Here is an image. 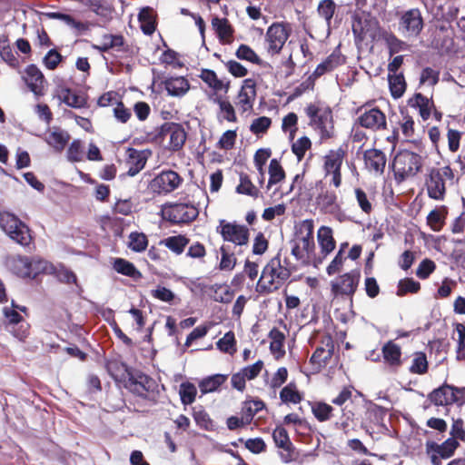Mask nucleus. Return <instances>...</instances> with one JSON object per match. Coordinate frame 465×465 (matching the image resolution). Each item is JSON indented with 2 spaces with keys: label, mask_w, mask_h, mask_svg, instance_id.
I'll return each instance as SVG.
<instances>
[{
  "label": "nucleus",
  "mask_w": 465,
  "mask_h": 465,
  "mask_svg": "<svg viewBox=\"0 0 465 465\" xmlns=\"http://www.w3.org/2000/svg\"><path fill=\"white\" fill-rule=\"evenodd\" d=\"M92 359L99 365H104L108 374L114 380V381L122 386L124 382L130 375L132 368H129L124 362H123L118 356H112L106 358L104 355L105 351H92Z\"/></svg>",
  "instance_id": "nucleus-8"
},
{
  "label": "nucleus",
  "mask_w": 465,
  "mask_h": 465,
  "mask_svg": "<svg viewBox=\"0 0 465 465\" xmlns=\"http://www.w3.org/2000/svg\"><path fill=\"white\" fill-rule=\"evenodd\" d=\"M440 80V72L431 67H425L420 76V84L433 87Z\"/></svg>",
  "instance_id": "nucleus-49"
},
{
  "label": "nucleus",
  "mask_w": 465,
  "mask_h": 465,
  "mask_svg": "<svg viewBox=\"0 0 465 465\" xmlns=\"http://www.w3.org/2000/svg\"><path fill=\"white\" fill-rule=\"evenodd\" d=\"M122 386L133 394L147 400L154 397L158 388L154 379L135 369L131 371L130 375Z\"/></svg>",
  "instance_id": "nucleus-7"
},
{
  "label": "nucleus",
  "mask_w": 465,
  "mask_h": 465,
  "mask_svg": "<svg viewBox=\"0 0 465 465\" xmlns=\"http://www.w3.org/2000/svg\"><path fill=\"white\" fill-rule=\"evenodd\" d=\"M138 20L141 24V29L144 35H151L155 31L153 8L149 6L142 8L138 14Z\"/></svg>",
  "instance_id": "nucleus-33"
},
{
  "label": "nucleus",
  "mask_w": 465,
  "mask_h": 465,
  "mask_svg": "<svg viewBox=\"0 0 465 465\" xmlns=\"http://www.w3.org/2000/svg\"><path fill=\"white\" fill-rule=\"evenodd\" d=\"M420 288L419 282L414 281L412 278H406L401 280L398 284L397 295L403 296L408 292H417Z\"/></svg>",
  "instance_id": "nucleus-53"
},
{
  "label": "nucleus",
  "mask_w": 465,
  "mask_h": 465,
  "mask_svg": "<svg viewBox=\"0 0 465 465\" xmlns=\"http://www.w3.org/2000/svg\"><path fill=\"white\" fill-rule=\"evenodd\" d=\"M212 25L215 30L217 36L222 43L229 42L232 36L233 30L227 18L213 17L212 19Z\"/></svg>",
  "instance_id": "nucleus-31"
},
{
  "label": "nucleus",
  "mask_w": 465,
  "mask_h": 465,
  "mask_svg": "<svg viewBox=\"0 0 465 465\" xmlns=\"http://www.w3.org/2000/svg\"><path fill=\"white\" fill-rule=\"evenodd\" d=\"M346 156V150L339 147L335 150H331L324 156V172L325 175H331V183L335 187H339L341 183V167Z\"/></svg>",
  "instance_id": "nucleus-13"
},
{
  "label": "nucleus",
  "mask_w": 465,
  "mask_h": 465,
  "mask_svg": "<svg viewBox=\"0 0 465 465\" xmlns=\"http://www.w3.org/2000/svg\"><path fill=\"white\" fill-rule=\"evenodd\" d=\"M292 237V256L302 263L309 264L314 253L313 221L306 219L295 224Z\"/></svg>",
  "instance_id": "nucleus-1"
},
{
  "label": "nucleus",
  "mask_w": 465,
  "mask_h": 465,
  "mask_svg": "<svg viewBox=\"0 0 465 465\" xmlns=\"http://www.w3.org/2000/svg\"><path fill=\"white\" fill-rule=\"evenodd\" d=\"M436 269V264L432 260L430 259H424L420 262L419 264L417 270H416V275L420 279H427L430 273L434 272Z\"/></svg>",
  "instance_id": "nucleus-62"
},
{
  "label": "nucleus",
  "mask_w": 465,
  "mask_h": 465,
  "mask_svg": "<svg viewBox=\"0 0 465 465\" xmlns=\"http://www.w3.org/2000/svg\"><path fill=\"white\" fill-rule=\"evenodd\" d=\"M290 275L291 270L282 265L280 259L275 257L263 268L258 285L263 290L272 292L279 289Z\"/></svg>",
  "instance_id": "nucleus-6"
},
{
  "label": "nucleus",
  "mask_w": 465,
  "mask_h": 465,
  "mask_svg": "<svg viewBox=\"0 0 465 465\" xmlns=\"http://www.w3.org/2000/svg\"><path fill=\"white\" fill-rule=\"evenodd\" d=\"M271 124V118L267 116H260L252 121L250 126V131L255 135H260L264 134L269 129Z\"/></svg>",
  "instance_id": "nucleus-55"
},
{
  "label": "nucleus",
  "mask_w": 465,
  "mask_h": 465,
  "mask_svg": "<svg viewBox=\"0 0 465 465\" xmlns=\"http://www.w3.org/2000/svg\"><path fill=\"white\" fill-rule=\"evenodd\" d=\"M409 105L418 109L419 114L423 121H427L430 117L431 111L434 109L433 101L420 93L414 94L409 100Z\"/></svg>",
  "instance_id": "nucleus-27"
},
{
  "label": "nucleus",
  "mask_w": 465,
  "mask_h": 465,
  "mask_svg": "<svg viewBox=\"0 0 465 465\" xmlns=\"http://www.w3.org/2000/svg\"><path fill=\"white\" fill-rule=\"evenodd\" d=\"M0 227L11 240L21 246L28 247L32 243L29 227L15 214L0 213Z\"/></svg>",
  "instance_id": "nucleus-4"
},
{
  "label": "nucleus",
  "mask_w": 465,
  "mask_h": 465,
  "mask_svg": "<svg viewBox=\"0 0 465 465\" xmlns=\"http://www.w3.org/2000/svg\"><path fill=\"white\" fill-rule=\"evenodd\" d=\"M188 239L183 235L171 236L163 240L164 245L175 252L176 254H181L183 252L184 247L188 243Z\"/></svg>",
  "instance_id": "nucleus-47"
},
{
  "label": "nucleus",
  "mask_w": 465,
  "mask_h": 465,
  "mask_svg": "<svg viewBox=\"0 0 465 465\" xmlns=\"http://www.w3.org/2000/svg\"><path fill=\"white\" fill-rule=\"evenodd\" d=\"M67 159L72 163L80 162L83 159V148L80 140H74L67 150Z\"/></svg>",
  "instance_id": "nucleus-61"
},
{
  "label": "nucleus",
  "mask_w": 465,
  "mask_h": 465,
  "mask_svg": "<svg viewBox=\"0 0 465 465\" xmlns=\"http://www.w3.org/2000/svg\"><path fill=\"white\" fill-rule=\"evenodd\" d=\"M285 177L284 171L277 159H272L269 165V181L267 187L276 184Z\"/></svg>",
  "instance_id": "nucleus-46"
},
{
  "label": "nucleus",
  "mask_w": 465,
  "mask_h": 465,
  "mask_svg": "<svg viewBox=\"0 0 465 465\" xmlns=\"http://www.w3.org/2000/svg\"><path fill=\"white\" fill-rule=\"evenodd\" d=\"M450 435V439H454L457 441L460 440L462 442H465V428L464 421L462 419H453Z\"/></svg>",
  "instance_id": "nucleus-59"
},
{
  "label": "nucleus",
  "mask_w": 465,
  "mask_h": 465,
  "mask_svg": "<svg viewBox=\"0 0 465 465\" xmlns=\"http://www.w3.org/2000/svg\"><path fill=\"white\" fill-rule=\"evenodd\" d=\"M46 16L53 19H58L63 21L64 24L69 25L70 27L75 28L77 30L84 29V25L81 22L75 21L73 16L67 14H63L59 12H52L46 13Z\"/></svg>",
  "instance_id": "nucleus-57"
},
{
  "label": "nucleus",
  "mask_w": 465,
  "mask_h": 465,
  "mask_svg": "<svg viewBox=\"0 0 465 465\" xmlns=\"http://www.w3.org/2000/svg\"><path fill=\"white\" fill-rule=\"evenodd\" d=\"M270 347L269 349H282L285 340V332L273 328L268 335Z\"/></svg>",
  "instance_id": "nucleus-63"
},
{
  "label": "nucleus",
  "mask_w": 465,
  "mask_h": 465,
  "mask_svg": "<svg viewBox=\"0 0 465 465\" xmlns=\"http://www.w3.org/2000/svg\"><path fill=\"white\" fill-rule=\"evenodd\" d=\"M365 165L370 171L383 173L386 164L385 154L377 149L367 150L364 153Z\"/></svg>",
  "instance_id": "nucleus-26"
},
{
  "label": "nucleus",
  "mask_w": 465,
  "mask_h": 465,
  "mask_svg": "<svg viewBox=\"0 0 465 465\" xmlns=\"http://www.w3.org/2000/svg\"><path fill=\"white\" fill-rule=\"evenodd\" d=\"M454 173L449 165L431 167L424 176V185L428 196L436 201H443L447 186L453 184Z\"/></svg>",
  "instance_id": "nucleus-2"
},
{
  "label": "nucleus",
  "mask_w": 465,
  "mask_h": 465,
  "mask_svg": "<svg viewBox=\"0 0 465 465\" xmlns=\"http://www.w3.org/2000/svg\"><path fill=\"white\" fill-rule=\"evenodd\" d=\"M227 379V375L214 374L204 378L199 383V388L202 394H206L215 391Z\"/></svg>",
  "instance_id": "nucleus-38"
},
{
  "label": "nucleus",
  "mask_w": 465,
  "mask_h": 465,
  "mask_svg": "<svg viewBox=\"0 0 465 465\" xmlns=\"http://www.w3.org/2000/svg\"><path fill=\"white\" fill-rule=\"evenodd\" d=\"M148 245V240L144 233L133 232L129 235V242L128 247L135 252H143Z\"/></svg>",
  "instance_id": "nucleus-44"
},
{
  "label": "nucleus",
  "mask_w": 465,
  "mask_h": 465,
  "mask_svg": "<svg viewBox=\"0 0 465 465\" xmlns=\"http://www.w3.org/2000/svg\"><path fill=\"white\" fill-rule=\"evenodd\" d=\"M455 391H458L455 386L444 382L429 393L428 400L436 406L451 405L460 401Z\"/></svg>",
  "instance_id": "nucleus-16"
},
{
  "label": "nucleus",
  "mask_w": 465,
  "mask_h": 465,
  "mask_svg": "<svg viewBox=\"0 0 465 465\" xmlns=\"http://www.w3.org/2000/svg\"><path fill=\"white\" fill-rule=\"evenodd\" d=\"M217 232L221 233L224 241L233 243L234 247L240 246V248H247L249 230L244 225L221 220L217 227Z\"/></svg>",
  "instance_id": "nucleus-11"
},
{
  "label": "nucleus",
  "mask_w": 465,
  "mask_h": 465,
  "mask_svg": "<svg viewBox=\"0 0 465 465\" xmlns=\"http://www.w3.org/2000/svg\"><path fill=\"white\" fill-rule=\"evenodd\" d=\"M113 268L118 273L131 277L134 280L141 278V272L131 262L123 258H115L113 263Z\"/></svg>",
  "instance_id": "nucleus-34"
},
{
  "label": "nucleus",
  "mask_w": 465,
  "mask_h": 465,
  "mask_svg": "<svg viewBox=\"0 0 465 465\" xmlns=\"http://www.w3.org/2000/svg\"><path fill=\"white\" fill-rule=\"evenodd\" d=\"M423 28V18L418 8H411L402 12L400 21L399 29L405 36L416 37Z\"/></svg>",
  "instance_id": "nucleus-14"
},
{
  "label": "nucleus",
  "mask_w": 465,
  "mask_h": 465,
  "mask_svg": "<svg viewBox=\"0 0 465 465\" xmlns=\"http://www.w3.org/2000/svg\"><path fill=\"white\" fill-rule=\"evenodd\" d=\"M235 54L237 58L241 60H246L255 64H259L261 63L260 57L250 46L246 45H241Z\"/></svg>",
  "instance_id": "nucleus-54"
},
{
  "label": "nucleus",
  "mask_w": 465,
  "mask_h": 465,
  "mask_svg": "<svg viewBox=\"0 0 465 465\" xmlns=\"http://www.w3.org/2000/svg\"><path fill=\"white\" fill-rule=\"evenodd\" d=\"M306 114L310 118L311 125L319 133L322 139H328L332 136V114L329 108L310 104L306 107Z\"/></svg>",
  "instance_id": "nucleus-9"
},
{
  "label": "nucleus",
  "mask_w": 465,
  "mask_h": 465,
  "mask_svg": "<svg viewBox=\"0 0 465 465\" xmlns=\"http://www.w3.org/2000/svg\"><path fill=\"white\" fill-rule=\"evenodd\" d=\"M159 135L169 136V145L173 151L180 150L185 143L186 133L183 126L175 123H164L159 131Z\"/></svg>",
  "instance_id": "nucleus-17"
},
{
  "label": "nucleus",
  "mask_w": 465,
  "mask_h": 465,
  "mask_svg": "<svg viewBox=\"0 0 465 465\" xmlns=\"http://www.w3.org/2000/svg\"><path fill=\"white\" fill-rule=\"evenodd\" d=\"M213 101L219 105L220 112L218 114L219 120H226L234 123L237 121L235 111L232 104L228 100L223 99L219 95H215Z\"/></svg>",
  "instance_id": "nucleus-35"
},
{
  "label": "nucleus",
  "mask_w": 465,
  "mask_h": 465,
  "mask_svg": "<svg viewBox=\"0 0 465 465\" xmlns=\"http://www.w3.org/2000/svg\"><path fill=\"white\" fill-rule=\"evenodd\" d=\"M312 146L311 140L307 136H302L292 143V153H294L298 160L301 161L304 153Z\"/></svg>",
  "instance_id": "nucleus-60"
},
{
  "label": "nucleus",
  "mask_w": 465,
  "mask_h": 465,
  "mask_svg": "<svg viewBox=\"0 0 465 465\" xmlns=\"http://www.w3.org/2000/svg\"><path fill=\"white\" fill-rule=\"evenodd\" d=\"M265 407L262 401H246L243 402L242 408V414L245 418L246 421L250 424L254 415L262 411Z\"/></svg>",
  "instance_id": "nucleus-43"
},
{
  "label": "nucleus",
  "mask_w": 465,
  "mask_h": 465,
  "mask_svg": "<svg viewBox=\"0 0 465 465\" xmlns=\"http://www.w3.org/2000/svg\"><path fill=\"white\" fill-rule=\"evenodd\" d=\"M69 140L70 135L66 131L54 128L48 135L46 142L55 151L62 152Z\"/></svg>",
  "instance_id": "nucleus-32"
},
{
  "label": "nucleus",
  "mask_w": 465,
  "mask_h": 465,
  "mask_svg": "<svg viewBox=\"0 0 465 465\" xmlns=\"http://www.w3.org/2000/svg\"><path fill=\"white\" fill-rule=\"evenodd\" d=\"M197 393L196 387L194 384L185 381L182 382L179 388V395L181 399V402L183 405H190L192 404L194 400Z\"/></svg>",
  "instance_id": "nucleus-42"
},
{
  "label": "nucleus",
  "mask_w": 465,
  "mask_h": 465,
  "mask_svg": "<svg viewBox=\"0 0 465 465\" xmlns=\"http://www.w3.org/2000/svg\"><path fill=\"white\" fill-rule=\"evenodd\" d=\"M459 447L460 442L450 438L442 443L433 440H427L425 443L426 454L430 457L431 465H441V460L451 458Z\"/></svg>",
  "instance_id": "nucleus-10"
},
{
  "label": "nucleus",
  "mask_w": 465,
  "mask_h": 465,
  "mask_svg": "<svg viewBox=\"0 0 465 465\" xmlns=\"http://www.w3.org/2000/svg\"><path fill=\"white\" fill-rule=\"evenodd\" d=\"M345 62V57L337 47L324 61L319 64L313 73L316 77L331 72Z\"/></svg>",
  "instance_id": "nucleus-24"
},
{
  "label": "nucleus",
  "mask_w": 465,
  "mask_h": 465,
  "mask_svg": "<svg viewBox=\"0 0 465 465\" xmlns=\"http://www.w3.org/2000/svg\"><path fill=\"white\" fill-rule=\"evenodd\" d=\"M255 86L256 83L253 79L247 78L243 81L238 95V104L242 113H245L252 108V104L256 97Z\"/></svg>",
  "instance_id": "nucleus-23"
},
{
  "label": "nucleus",
  "mask_w": 465,
  "mask_h": 465,
  "mask_svg": "<svg viewBox=\"0 0 465 465\" xmlns=\"http://www.w3.org/2000/svg\"><path fill=\"white\" fill-rule=\"evenodd\" d=\"M357 124L361 127L379 131L386 128V116L380 109L371 108L358 117Z\"/></svg>",
  "instance_id": "nucleus-19"
},
{
  "label": "nucleus",
  "mask_w": 465,
  "mask_h": 465,
  "mask_svg": "<svg viewBox=\"0 0 465 465\" xmlns=\"http://www.w3.org/2000/svg\"><path fill=\"white\" fill-rule=\"evenodd\" d=\"M221 252V262H220V269L223 271H232L236 264V257L235 252H232V249L229 245H223L220 248Z\"/></svg>",
  "instance_id": "nucleus-41"
},
{
  "label": "nucleus",
  "mask_w": 465,
  "mask_h": 465,
  "mask_svg": "<svg viewBox=\"0 0 465 465\" xmlns=\"http://www.w3.org/2000/svg\"><path fill=\"white\" fill-rule=\"evenodd\" d=\"M193 419L195 423L205 430H213L214 429V424L211 420L209 414L204 410H194L193 411Z\"/></svg>",
  "instance_id": "nucleus-51"
},
{
  "label": "nucleus",
  "mask_w": 465,
  "mask_h": 465,
  "mask_svg": "<svg viewBox=\"0 0 465 465\" xmlns=\"http://www.w3.org/2000/svg\"><path fill=\"white\" fill-rule=\"evenodd\" d=\"M165 213L173 223H187L196 219L199 212L193 204L174 203L168 207Z\"/></svg>",
  "instance_id": "nucleus-15"
},
{
  "label": "nucleus",
  "mask_w": 465,
  "mask_h": 465,
  "mask_svg": "<svg viewBox=\"0 0 465 465\" xmlns=\"http://www.w3.org/2000/svg\"><path fill=\"white\" fill-rule=\"evenodd\" d=\"M390 91L393 98H401L406 90V82L402 73L388 74Z\"/></svg>",
  "instance_id": "nucleus-37"
},
{
  "label": "nucleus",
  "mask_w": 465,
  "mask_h": 465,
  "mask_svg": "<svg viewBox=\"0 0 465 465\" xmlns=\"http://www.w3.org/2000/svg\"><path fill=\"white\" fill-rule=\"evenodd\" d=\"M127 153V164L129 165L127 174L129 176H134L143 169L146 163V156L143 152L138 151L134 148H128Z\"/></svg>",
  "instance_id": "nucleus-28"
},
{
  "label": "nucleus",
  "mask_w": 465,
  "mask_h": 465,
  "mask_svg": "<svg viewBox=\"0 0 465 465\" xmlns=\"http://www.w3.org/2000/svg\"><path fill=\"white\" fill-rule=\"evenodd\" d=\"M0 227L11 240L21 246L28 247L32 243L29 227L15 214L0 213Z\"/></svg>",
  "instance_id": "nucleus-5"
},
{
  "label": "nucleus",
  "mask_w": 465,
  "mask_h": 465,
  "mask_svg": "<svg viewBox=\"0 0 465 465\" xmlns=\"http://www.w3.org/2000/svg\"><path fill=\"white\" fill-rule=\"evenodd\" d=\"M5 264L10 271L17 276L26 278L30 275V259L22 255H11L5 260Z\"/></svg>",
  "instance_id": "nucleus-25"
},
{
  "label": "nucleus",
  "mask_w": 465,
  "mask_h": 465,
  "mask_svg": "<svg viewBox=\"0 0 465 465\" xmlns=\"http://www.w3.org/2000/svg\"><path fill=\"white\" fill-rule=\"evenodd\" d=\"M236 192L254 197H257L259 193L258 189L252 184L248 175L242 173L240 175V183L236 187Z\"/></svg>",
  "instance_id": "nucleus-48"
},
{
  "label": "nucleus",
  "mask_w": 465,
  "mask_h": 465,
  "mask_svg": "<svg viewBox=\"0 0 465 465\" xmlns=\"http://www.w3.org/2000/svg\"><path fill=\"white\" fill-rule=\"evenodd\" d=\"M386 41L389 48V53L391 55L402 51H406L409 48V45L407 43L400 40L399 38L392 35L387 37Z\"/></svg>",
  "instance_id": "nucleus-64"
},
{
  "label": "nucleus",
  "mask_w": 465,
  "mask_h": 465,
  "mask_svg": "<svg viewBox=\"0 0 465 465\" xmlns=\"http://www.w3.org/2000/svg\"><path fill=\"white\" fill-rule=\"evenodd\" d=\"M393 171L398 182L415 176L422 166V157L409 149L401 150L393 160Z\"/></svg>",
  "instance_id": "nucleus-3"
},
{
  "label": "nucleus",
  "mask_w": 465,
  "mask_h": 465,
  "mask_svg": "<svg viewBox=\"0 0 465 465\" xmlns=\"http://www.w3.org/2000/svg\"><path fill=\"white\" fill-rule=\"evenodd\" d=\"M428 371V361L424 352L418 351L410 367V371L414 374H423Z\"/></svg>",
  "instance_id": "nucleus-50"
},
{
  "label": "nucleus",
  "mask_w": 465,
  "mask_h": 465,
  "mask_svg": "<svg viewBox=\"0 0 465 465\" xmlns=\"http://www.w3.org/2000/svg\"><path fill=\"white\" fill-rule=\"evenodd\" d=\"M183 181V178L173 170L162 171L150 182L149 188L154 193L166 194L176 190Z\"/></svg>",
  "instance_id": "nucleus-12"
},
{
  "label": "nucleus",
  "mask_w": 465,
  "mask_h": 465,
  "mask_svg": "<svg viewBox=\"0 0 465 465\" xmlns=\"http://www.w3.org/2000/svg\"><path fill=\"white\" fill-rule=\"evenodd\" d=\"M360 272L351 271L344 273L338 280L331 282V291L335 295H351L355 292L360 280Z\"/></svg>",
  "instance_id": "nucleus-18"
},
{
  "label": "nucleus",
  "mask_w": 465,
  "mask_h": 465,
  "mask_svg": "<svg viewBox=\"0 0 465 465\" xmlns=\"http://www.w3.org/2000/svg\"><path fill=\"white\" fill-rule=\"evenodd\" d=\"M30 275L27 278H36L40 273H53L54 266L45 260L35 258L30 259V267L28 268Z\"/></svg>",
  "instance_id": "nucleus-39"
},
{
  "label": "nucleus",
  "mask_w": 465,
  "mask_h": 465,
  "mask_svg": "<svg viewBox=\"0 0 465 465\" xmlns=\"http://www.w3.org/2000/svg\"><path fill=\"white\" fill-rule=\"evenodd\" d=\"M381 354L385 365L397 368L401 364V351H381Z\"/></svg>",
  "instance_id": "nucleus-56"
},
{
  "label": "nucleus",
  "mask_w": 465,
  "mask_h": 465,
  "mask_svg": "<svg viewBox=\"0 0 465 465\" xmlns=\"http://www.w3.org/2000/svg\"><path fill=\"white\" fill-rule=\"evenodd\" d=\"M201 79L209 85L214 91H222L224 90L226 93L229 88V83H223V81L220 80L215 72L210 69H203L200 74Z\"/></svg>",
  "instance_id": "nucleus-36"
},
{
  "label": "nucleus",
  "mask_w": 465,
  "mask_h": 465,
  "mask_svg": "<svg viewBox=\"0 0 465 465\" xmlns=\"http://www.w3.org/2000/svg\"><path fill=\"white\" fill-rule=\"evenodd\" d=\"M318 242L324 256L331 252L335 248V241L332 237V230L327 226H322L318 230Z\"/></svg>",
  "instance_id": "nucleus-30"
},
{
  "label": "nucleus",
  "mask_w": 465,
  "mask_h": 465,
  "mask_svg": "<svg viewBox=\"0 0 465 465\" xmlns=\"http://www.w3.org/2000/svg\"><path fill=\"white\" fill-rule=\"evenodd\" d=\"M332 411L333 408L325 402H316L312 408L314 417L321 422L328 420Z\"/></svg>",
  "instance_id": "nucleus-52"
},
{
  "label": "nucleus",
  "mask_w": 465,
  "mask_h": 465,
  "mask_svg": "<svg viewBox=\"0 0 465 465\" xmlns=\"http://www.w3.org/2000/svg\"><path fill=\"white\" fill-rule=\"evenodd\" d=\"M164 86L168 94L172 96H183L190 88L187 79L183 76L167 78L164 81Z\"/></svg>",
  "instance_id": "nucleus-29"
},
{
  "label": "nucleus",
  "mask_w": 465,
  "mask_h": 465,
  "mask_svg": "<svg viewBox=\"0 0 465 465\" xmlns=\"http://www.w3.org/2000/svg\"><path fill=\"white\" fill-rule=\"evenodd\" d=\"M24 80L28 88L35 95L40 96L44 94V83L45 77L42 72L35 64H30L25 69Z\"/></svg>",
  "instance_id": "nucleus-22"
},
{
  "label": "nucleus",
  "mask_w": 465,
  "mask_h": 465,
  "mask_svg": "<svg viewBox=\"0 0 465 465\" xmlns=\"http://www.w3.org/2000/svg\"><path fill=\"white\" fill-rule=\"evenodd\" d=\"M336 7L333 0H322L318 5V15L325 20L328 26L331 25Z\"/></svg>",
  "instance_id": "nucleus-45"
},
{
  "label": "nucleus",
  "mask_w": 465,
  "mask_h": 465,
  "mask_svg": "<svg viewBox=\"0 0 465 465\" xmlns=\"http://www.w3.org/2000/svg\"><path fill=\"white\" fill-rule=\"evenodd\" d=\"M61 99L70 107L83 108L86 105V99L83 95L68 88L62 90Z\"/></svg>",
  "instance_id": "nucleus-40"
},
{
  "label": "nucleus",
  "mask_w": 465,
  "mask_h": 465,
  "mask_svg": "<svg viewBox=\"0 0 465 465\" xmlns=\"http://www.w3.org/2000/svg\"><path fill=\"white\" fill-rule=\"evenodd\" d=\"M272 439L278 449V454L284 463L291 462V441L287 430L282 425H277L272 432Z\"/></svg>",
  "instance_id": "nucleus-20"
},
{
  "label": "nucleus",
  "mask_w": 465,
  "mask_h": 465,
  "mask_svg": "<svg viewBox=\"0 0 465 465\" xmlns=\"http://www.w3.org/2000/svg\"><path fill=\"white\" fill-rule=\"evenodd\" d=\"M287 38L288 33L283 25L280 24L272 25L266 34L268 51L272 54H278Z\"/></svg>",
  "instance_id": "nucleus-21"
},
{
  "label": "nucleus",
  "mask_w": 465,
  "mask_h": 465,
  "mask_svg": "<svg viewBox=\"0 0 465 465\" xmlns=\"http://www.w3.org/2000/svg\"><path fill=\"white\" fill-rule=\"evenodd\" d=\"M272 152L269 148H261L256 151L254 154V164L256 169L263 177V166L265 165L267 160L271 157Z\"/></svg>",
  "instance_id": "nucleus-58"
}]
</instances>
